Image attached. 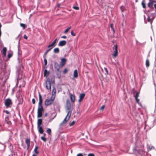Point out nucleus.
Segmentation results:
<instances>
[{"mask_svg":"<svg viewBox=\"0 0 156 156\" xmlns=\"http://www.w3.org/2000/svg\"><path fill=\"white\" fill-rule=\"evenodd\" d=\"M43 99L41 95L39 94V102L37 112V117H41L43 115V113L44 111V109L42 105Z\"/></svg>","mask_w":156,"mask_h":156,"instance_id":"obj_1","label":"nucleus"},{"mask_svg":"<svg viewBox=\"0 0 156 156\" xmlns=\"http://www.w3.org/2000/svg\"><path fill=\"white\" fill-rule=\"evenodd\" d=\"M55 98L54 97H51L50 99H46L44 102L45 105L46 106H48L52 104L55 100Z\"/></svg>","mask_w":156,"mask_h":156,"instance_id":"obj_2","label":"nucleus"},{"mask_svg":"<svg viewBox=\"0 0 156 156\" xmlns=\"http://www.w3.org/2000/svg\"><path fill=\"white\" fill-rule=\"evenodd\" d=\"M155 2H156L154 0H150V2L147 4V7L150 9H153L154 8L153 6L154 5L155 9V11L156 12V3H154Z\"/></svg>","mask_w":156,"mask_h":156,"instance_id":"obj_3","label":"nucleus"},{"mask_svg":"<svg viewBox=\"0 0 156 156\" xmlns=\"http://www.w3.org/2000/svg\"><path fill=\"white\" fill-rule=\"evenodd\" d=\"M12 104V101L9 98H7L5 101V105L6 108H11Z\"/></svg>","mask_w":156,"mask_h":156,"instance_id":"obj_4","label":"nucleus"},{"mask_svg":"<svg viewBox=\"0 0 156 156\" xmlns=\"http://www.w3.org/2000/svg\"><path fill=\"white\" fill-rule=\"evenodd\" d=\"M46 87L48 90H51V85L49 78H48L46 81Z\"/></svg>","mask_w":156,"mask_h":156,"instance_id":"obj_5","label":"nucleus"},{"mask_svg":"<svg viewBox=\"0 0 156 156\" xmlns=\"http://www.w3.org/2000/svg\"><path fill=\"white\" fill-rule=\"evenodd\" d=\"M113 50H114L113 52L112 55L113 57H116L118 55V46L117 44H116L114 45V46L112 48Z\"/></svg>","mask_w":156,"mask_h":156,"instance_id":"obj_6","label":"nucleus"},{"mask_svg":"<svg viewBox=\"0 0 156 156\" xmlns=\"http://www.w3.org/2000/svg\"><path fill=\"white\" fill-rule=\"evenodd\" d=\"M57 40V39H55L51 44L48 46V48L50 49V50H51L56 45V43Z\"/></svg>","mask_w":156,"mask_h":156,"instance_id":"obj_7","label":"nucleus"},{"mask_svg":"<svg viewBox=\"0 0 156 156\" xmlns=\"http://www.w3.org/2000/svg\"><path fill=\"white\" fill-rule=\"evenodd\" d=\"M69 111L68 112L67 115L66 117L64 119V120L60 124V126H63L67 122L69 119L68 120H67V117L68 115V114L69 112Z\"/></svg>","mask_w":156,"mask_h":156,"instance_id":"obj_8","label":"nucleus"},{"mask_svg":"<svg viewBox=\"0 0 156 156\" xmlns=\"http://www.w3.org/2000/svg\"><path fill=\"white\" fill-rule=\"evenodd\" d=\"M56 94V88L55 87H53L51 97H52L53 98L54 97V98H55Z\"/></svg>","mask_w":156,"mask_h":156,"instance_id":"obj_9","label":"nucleus"},{"mask_svg":"<svg viewBox=\"0 0 156 156\" xmlns=\"http://www.w3.org/2000/svg\"><path fill=\"white\" fill-rule=\"evenodd\" d=\"M66 60L64 58H62L61 60L60 65L62 66H64L66 63Z\"/></svg>","mask_w":156,"mask_h":156,"instance_id":"obj_10","label":"nucleus"},{"mask_svg":"<svg viewBox=\"0 0 156 156\" xmlns=\"http://www.w3.org/2000/svg\"><path fill=\"white\" fill-rule=\"evenodd\" d=\"M25 143L27 145V150H28L30 147V140L29 139H26L25 140Z\"/></svg>","mask_w":156,"mask_h":156,"instance_id":"obj_11","label":"nucleus"},{"mask_svg":"<svg viewBox=\"0 0 156 156\" xmlns=\"http://www.w3.org/2000/svg\"><path fill=\"white\" fill-rule=\"evenodd\" d=\"M85 96V94L84 93L81 94L79 96V99L78 100L79 102H81Z\"/></svg>","mask_w":156,"mask_h":156,"instance_id":"obj_12","label":"nucleus"},{"mask_svg":"<svg viewBox=\"0 0 156 156\" xmlns=\"http://www.w3.org/2000/svg\"><path fill=\"white\" fill-rule=\"evenodd\" d=\"M66 41H65L63 40L59 42L58 45L60 46H63L66 44Z\"/></svg>","mask_w":156,"mask_h":156,"instance_id":"obj_13","label":"nucleus"},{"mask_svg":"<svg viewBox=\"0 0 156 156\" xmlns=\"http://www.w3.org/2000/svg\"><path fill=\"white\" fill-rule=\"evenodd\" d=\"M7 51V48L6 47H4L2 49V53L3 55V57H5L6 56V52Z\"/></svg>","mask_w":156,"mask_h":156,"instance_id":"obj_14","label":"nucleus"},{"mask_svg":"<svg viewBox=\"0 0 156 156\" xmlns=\"http://www.w3.org/2000/svg\"><path fill=\"white\" fill-rule=\"evenodd\" d=\"M70 98L71 101L73 102H74L75 101V96L74 95H73L72 94H70Z\"/></svg>","mask_w":156,"mask_h":156,"instance_id":"obj_15","label":"nucleus"},{"mask_svg":"<svg viewBox=\"0 0 156 156\" xmlns=\"http://www.w3.org/2000/svg\"><path fill=\"white\" fill-rule=\"evenodd\" d=\"M5 121L9 126H10L12 124L11 122L9 121V118L8 117H6L5 118Z\"/></svg>","mask_w":156,"mask_h":156,"instance_id":"obj_16","label":"nucleus"},{"mask_svg":"<svg viewBox=\"0 0 156 156\" xmlns=\"http://www.w3.org/2000/svg\"><path fill=\"white\" fill-rule=\"evenodd\" d=\"M37 128L38 129L39 133L41 134H43V130L42 126H37Z\"/></svg>","mask_w":156,"mask_h":156,"instance_id":"obj_17","label":"nucleus"},{"mask_svg":"<svg viewBox=\"0 0 156 156\" xmlns=\"http://www.w3.org/2000/svg\"><path fill=\"white\" fill-rule=\"evenodd\" d=\"M49 74V72L47 69H45L44 72V77L47 76Z\"/></svg>","mask_w":156,"mask_h":156,"instance_id":"obj_18","label":"nucleus"},{"mask_svg":"<svg viewBox=\"0 0 156 156\" xmlns=\"http://www.w3.org/2000/svg\"><path fill=\"white\" fill-rule=\"evenodd\" d=\"M42 122L41 119H38L37 121V126H40Z\"/></svg>","mask_w":156,"mask_h":156,"instance_id":"obj_19","label":"nucleus"},{"mask_svg":"<svg viewBox=\"0 0 156 156\" xmlns=\"http://www.w3.org/2000/svg\"><path fill=\"white\" fill-rule=\"evenodd\" d=\"M54 66L55 68L57 69L58 70L59 69V66L58 64L56 62H55L54 64Z\"/></svg>","mask_w":156,"mask_h":156,"instance_id":"obj_20","label":"nucleus"},{"mask_svg":"<svg viewBox=\"0 0 156 156\" xmlns=\"http://www.w3.org/2000/svg\"><path fill=\"white\" fill-rule=\"evenodd\" d=\"M78 73L77 70H75L73 73V77L76 78L78 77Z\"/></svg>","mask_w":156,"mask_h":156,"instance_id":"obj_21","label":"nucleus"},{"mask_svg":"<svg viewBox=\"0 0 156 156\" xmlns=\"http://www.w3.org/2000/svg\"><path fill=\"white\" fill-rule=\"evenodd\" d=\"M38 148V147L37 146H36L34 149V151L36 154H37L39 153V151L37 150Z\"/></svg>","mask_w":156,"mask_h":156,"instance_id":"obj_22","label":"nucleus"},{"mask_svg":"<svg viewBox=\"0 0 156 156\" xmlns=\"http://www.w3.org/2000/svg\"><path fill=\"white\" fill-rule=\"evenodd\" d=\"M146 66L147 68H148L150 66V62L148 59H147L146 61Z\"/></svg>","mask_w":156,"mask_h":156,"instance_id":"obj_23","label":"nucleus"},{"mask_svg":"<svg viewBox=\"0 0 156 156\" xmlns=\"http://www.w3.org/2000/svg\"><path fill=\"white\" fill-rule=\"evenodd\" d=\"M102 70L103 72H105V73L106 75L108 74V71L106 68L104 67L103 69H102Z\"/></svg>","mask_w":156,"mask_h":156,"instance_id":"obj_24","label":"nucleus"},{"mask_svg":"<svg viewBox=\"0 0 156 156\" xmlns=\"http://www.w3.org/2000/svg\"><path fill=\"white\" fill-rule=\"evenodd\" d=\"M54 52L55 53H58L59 52V50L58 48H55L54 49Z\"/></svg>","mask_w":156,"mask_h":156,"instance_id":"obj_25","label":"nucleus"},{"mask_svg":"<svg viewBox=\"0 0 156 156\" xmlns=\"http://www.w3.org/2000/svg\"><path fill=\"white\" fill-rule=\"evenodd\" d=\"M51 50H50V49H48L46 51V52L44 53V55H43V57L44 58H45L46 57V55H47V53H48V52H49Z\"/></svg>","mask_w":156,"mask_h":156,"instance_id":"obj_26","label":"nucleus"},{"mask_svg":"<svg viewBox=\"0 0 156 156\" xmlns=\"http://www.w3.org/2000/svg\"><path fill=\"white\" fill-rule=\"evenodd\" d=\"M20 26L21 27H22L23 28V29H24L26 28L27 27L26 25L24 23H21L20 24Z\"/></svg>","mask_w":156,"mask_h":156,"instance_id":"obj_27","label":"nucleus"},{"mask_svg":"<svg viewBox=\"0 0 156 156\" xmlns=\"http://www.w3.org/2000/svg\"><path fill=\"white\" fill-rule=\"evenodd\" d=\"M141 4L143 8L145 9L146 8L145 4L144 1H143L141 3Z\"/></svg>","mask_w":156,"mask_h":156,"instance_id":"obj_28","label":"nucleus"},{"mask_svg":"<svg viewBox=\"0 0 156 156\" xmlns=\"http://www.w3.org/2000/svg\"><path fill=\"white\" fill-rule=\"evenodd\" d=\"M47 132L50 135L51 134V130L50 128H48L47 130Z\"/></svg>","mask_w":156,"mask_h":156,"instance_id":"obj_29","label":"nucleus"},{"mask_svg":"<svg viewBox=\"0 0 156 156\" xmlns=\"http://www.w3.org/2000/svg\"><path fill=\"white\" fill-rule=\"evenodd\" d=\"M71 27H68V28L65 30V31L64 32V33L65 34L67 33V32H68V31H69V30L71 28Z\"/></svg>","mask_w":156,"mask_h":156,"instance_id":"obj_30","label":"nucleus"},{"mask_svg":"<svg viewBox=\"0 0 156 156\" xmlns=\"http://www.w3.org/2000/svg\"><path fill=\"white\" fill-rule=\"evenodd\" d=\"M66 105H71L69 99H67L66 101Z\"/></svg>","mask_w":156,"mask_h":156,"instance_id":"obj_31","label":"nucleus"},{"mask_svg":"<svg viewBox=\"0 0 156 156\" xmlns=\"http://www.w3.org/2000/svg\"><path fill=\"white\" fill-rule=\"evenodd\" d=\"M12 53H9L8 55V58H10L12 56Z\"/></svg>","mask_w":156,"mask_h":156,"instance_id":"obj_32","label":"nucleus"},{"mask_svg":"<svg viewBox=\"0 0 156 156\" xmlns=\"http://www.w3.org/2000/svg\"><path fill=\"white\" fill-rule=\"evenodd\" d=\"M41 139L45 142L46 141V139L44 136H41Z\"/></svg>","mask_w":156,"mask_h":156,"instance_id":"obj_33","label":"nucleus"},{"mask_svg":"<svg viewBox=\"0 0 156 156\" xmlns=\"http://www.w3.org/2000/svg\"><path fill=\"white\" fill-rule=\"evenodd\" d=\"M44 58V65H45L46 66L47 64V60L46 59V57Z\"/></svg>","mask_w":156,"mask_h":156,"instance_id":"obj_34","label":"nucleus"},{"mask_svg":"<svg viewBox=\"0 0 156 156\" xmlns=\"http://www.w3.org/2000/svg\"><path fill=\"white\" fill-rule=\"evenodd\" d=\"M136 94L135 96V98H137L139 96V93L137 92H136Z\"/></svg>","mask_w":156,"mask_h":156,"instance_id":"obj_35","label":"nucleus"},{"mask_svg":"<svg viewBox=\"0 0 156 156\" xmlns=\"http://www.w3.org/2000/svg\"><path fill=\"white\" fill-rule=\"evenodd\" d=\"M73 8L76 10H78L79 9V7L77 6H73Z\"/></svg>","mask_w":156,"mask_h":156,"instance_id":"obj_36","label":"nucleus"},{"mask_svg":"<svg viewBox=\"0 0 156 156\" xmlns=\"http://www.w3.org/2000/svg\"><path fill=\"white\" fill-rule=\"evenodd\" d=\"M66 106L67 110H70L71 108V105H66Z\"/></svg>","mask_w":156,"mask_h":156,"instance_id":"obj_37","label":"nucleus"},{"mask_svg":"<svg viewBox=\"0 0 156 156\" xmlns=\"http://www.w3.org/2000/svg\"><path fill=\"white\" fill-rule=\"evenodd\" d=\"M75 123V122L74 121H73L69 124V126H72L74 125Z\"/></svg>","mask_w":156,"mask_h":156,"instance_id":"obj_38","label":"nucleus"},{"mask_svg":"<svg viewBox=\"0 0 156 156\" xmlns=\"http://www.w3.org/2000/svg\"><path fill=\"white\" fill-rule=\"evenodd\" d=\"M67 72H68L67 69L66 68L63 71V73H66Z\"/></svg>","mask_w":156,"mask_h":156,"instance_id":"obj_39","label":"nucleus"},{"mask_svg":"<svg viewBox=\"0 0 156 156\" xmlns=\"http://www.w3.org/2000/svg\"><path fill=\"white\" fill-rule=\"evenodd\" d=\"M71 35H73V36H76L75 34L74 33V32H73V30L71 31Z\"/></svg>","mask_w":156,"mask_h":156,"instance_id":"obj_40","label":"nucleus"},{"mask_svg":"<svg viewBox=\"0 0 156 156\" xmlns=\"http://www.w3.org/2000/svg\"><path fill=\"white\" fill-rule=\"evenodd\" d=\"M36 101L34 98L32 99V102L33 104H34L35 103Z\"/></svg>","mask_w":156,"mask_h":156,"instance_id":"obj_41","label":"nucleus"},{"mask_svg":"<svg viewBox=\"0 0 156 156\" xmlns=\"http://www.w3.org/2000/svg\"><path fill=\"white\" fill-rule=\"evenodd\" d=\"M105 107V105H102L101 107V108H100V110H103L104 109Z\"/></svg>","mask_w":156,"mask_h":156,"instance_id":"obj_42","label":"nucleus"},{"mask_svg":"<svg viewBox=\"0 0 156 156\" xmlns=\"http://www.w3.org/2000/svg\"><path fill=\"white\" fill-rule=\"evenodd\" d=\"M88 156H94V154L93 153H90L88 154Z\"/></svg>","mask_w":156,"mask_h":156,"instance_id":"obj_43","label":"nucleus"},{"mask_svg":"<svg viewBox=\"0 0 156 156\" xmlns=\"http://www.w3.org/2000/svg\"><path fill=\"white\" fill-rule=\"evenodd\" d=\"M141 151H142V152H144V151L143 149H142L140 151V150H139V151H138V153L139 154H141Z\"/></svg>","mask_w":156,"mask_h":156,"instance_id":"obj_44","label":"nucleus"},{"mask_svg":"<svg viewBox=\"0 0 156 156\" xmlns=\"http://www.w3.org/2000/svg\"><path fill=\"white\" fill-rule=\"evenodd\" d=\"M135 99H136V102L138 103H139V102L140 100L139 99H138V98H135Z\"/></svg>","mask_w":156,"mask_h":156,"instance_id":"obj_45","label":"nucleus"},{"mask_svg":"<svg viewBox=\"0 0 156 156\" xmlns=\"http://www.w3.org/2000/svg\"><path fill=\"white\" fill-rule=\"evenodd\" d=\"M147 21L148 22H151V19L149 17H148L147 18Z\"/></svg>","mask_w":156,"mask_h":156,"instance_id":"obj_46","label":"nucleus"},{"mask_svg":"<svg viewBox=\"0 0 156 156\" xmlns=\"http://www.w3.org/2000/svg\"><path fill=\"white\" fill-rule=\"evenodd\" d=\"M23 37H24V39H26V40H27V38H28L26 36V35H24Z\"/></svg>","mask_w":156,"mask_h":156,"instance_id":"obj_47","label":"nucleus"},{"mask_svg":"<svg viewBox=\"0 0 156 156\" xmlns=\"http://www.w3.org/2000/svg\"><path fill=\"white\" fill-rule=\"evenodd\" d=\"M67 37L65 35L61 37V38H62L66 39Z\"/></svg>","mask_w":156,"mask_h":156,"instance_id":"obj_48","label":"nucleus"},{"mask_svg":"<svg viewBox=\"0 0 156 156\" xmlns=\"http://www.w3.org/2000/svg\"><path fill=\"white\" fill-rule=\"evenodd\" d=\"M77 156H83V155L82 154L80 153L77 154Z\"/></svg>","mask_w":156,"mask_h":156,"instance_id":"obj_49","label":"nucleus"},{"mask_svg":"<svg viewBox=\"0 0 156 156\" xmlns=\"http://www.w3.org/2000/svg\"><path fill=\"white\" fill-rule=\"evenodd\" d=\"M56 115H55L54 116V117L53 118H51V119H50V121H51L52 120H53L54 119V118L56 117Z\"/></svg>","mask_w":156,"mask_h":156,"instance_id":"obj_50","label":"nucleus"},{"mask_svg":"<svg viewBox=\"0 0 156 156\" xmlns=\"http://www.w3.org/2000/svg\"><path fill=\"white\" fill-rule=\"evenodd\" d=\"M56 115H55L54 116V117L53 118H51V119H50V121H51L52 120H53L54 119V118L56 117Z\"/></svg>","mask_w":156,"mask_h":156,"instance_id":"obj_51","label":"nucleus"},{"mask_svg":"<svg viewBox=\"0 0 156 156\" xmlns=\"http://www.w3.org/2000/svg\"><path fill=\"white\" fill-rule=\"evenodd\" d=\"M5 112L7 114H9V113L10 112H9L8 111H7V110H6V111H5Z\"/></svg>","mask_w":156,"mask_h":156,"instance_id":"obj_52","label":"nucleus"},{"mask_svg":"<svg viewBox=\"0 0 156 156\" xmlns=\"http://www.w3.org/2000/svg\"><path fill=\"white\" fill-rule=\"evenodd\" d=\"M110 27L111 28H113V24H111Z\"/></svg>","mask_w":156,"mask_h":156,"instance_id":"obj_53","label":"nucleus"},{"mask_svg":"<svg viewBox=\"0 0 156 156\" xmlns=\"http://www.w3.org/2000/svg\"><path fill=\"white\" fill-rule=\"evenodd\" d=\"M60 4H58V5H57V7H58V8H59L60 6Z\"/></svg>","mask_w":156,"mask_h":156,"instance_id":"obj_54","label":"nucleus"},{"mask_svg":"<svg viewBox=\"0 0 156 156\" xmlns=\"http://www.w3.org/2000/svg\"><path fill=\"white\" fill-rule=\"evenodd\" d=\"M112 30H113V32L114 33L115 32V30H114V29L113 28H113H111Z\"/></svg>","mask_w":156,"mask_h":156,"instance_id":"obj_55","label":"nucleus"},{"mask_svg":"<svg viewBox=\"0 0 156 156\" xmlns=\"http://www.w3.org/2000/svg\"><path fill=\"white\" fill-rule=\"evenodd\" d=\"M112 30H113V32L114 33L115 32V30H114V29L113 28H113H111Z\"/></svg>","mask_w":156,"mask_h":156,"instance_id":"obj_56","label":"nucleus"},{"mask_svg":"<svg viewBox=\"0 0 156 156\" xmlns=\"http://www.w3.org/2000/svg\"><path fill=\"white\" fill-rule=\"evenodd\" d=\"M43 135H44V136H44L45 137V135H46V134L45 133H43Z\"/></svg>","mask_w":156,"mask_h":156,"instance_id":"obj_57","label":"nucleus"},{"mask_svg":"<svg viewBox=\"0 0 156 156\" xmlns=\"http://www.w3.org/2000/svg\"><path fill=\"white\" fill-rule=\"evenodd\" d=\"M32 156H36V155L34 154H33Z\"/></svg>","mask_w":156,"mask_h":156,"instance_id":"obj_58","label":"nucleus"},{"mask_svg":"<svg viewBox=\"0 0 156 156\" xmlns=\"http://www.w3.org/2000/svg\"><path fill=\"white\" fill-rule=\"evenodd\" d=\"M123 7V6H122L120 7V9H121Z\"/></svg>","mask_w":156,"mask_h":156,"instance_id":"obj_59","label":"nucleus"},{"mask_svg":"<svg viewBox=\"0 0 156 156\" xmlns=\"http://www.w3.org/2000/svg\"><path fill=\"white\" fill-rule=\"evenodd\" d=\"M47 115V114H45V116H46Z\"/></svg>","mask_w":156,"mask_h":156,"instance_id":"obj_60","label":"nucleus"},{"mask_svg":"<svg viewBox=\"0 0 156 156\" xmlns=\"http://www.w3.org/2000/svg\"><path fill=\"white\" fill-rule=\"evenodd\" d=\"M23 99H22V102H21L22 103L23 102Z\"/></svg>","mask_w":156,"mask_h":156,"instance_id":"obj_61","label":"nucleus"},{"mask_svg":"<svg viewBox=\"0 0 156 156\" xmlns=\"http://www.w3.org/2000/svg\"><path fill=\"white\" fill-rule=\"evenodd\" d=\"M53 79V78H52V77H51V80H52V79Z\"/></svg>","mask_w":156,"mask_h":156,"instance_id":"obj_62","label":"nucleus"},{"mask_svg":"<svg viewBox=\"0 0 156 156\" xmlns=\"http://www.w3.org/2000/svg\"><path fill=\"white\" fill-rule=\"evenodd\" d=\"M155 73H156V70H155Z\"/></svg>","mask_w":156,"mask_h":156,"instance_id":"obj_63","label":"nucleus"}]
</instances>
